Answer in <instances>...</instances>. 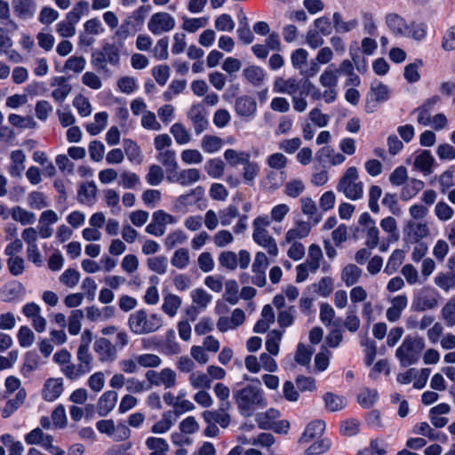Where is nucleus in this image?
Wrapping results in <instances>:
<instances>
[{
  "instance_id": "f257e3e1",
  "label": "nucleus",
  "mask_w": 455,
  "mask_h": 455,
  "mask_svg": "<svg viewBox=\"0 0 455 455\" xmlns=\"http://www.w3.org/2000/svg\"><path fill=\"white\" fill-rule=\"evenodd\" d=\"M233 397L238 411L244 417L251 416L257 409L267 405L264 392L259 386L248 385L235 390Z\"/></svg>"
},
{
  "instance_id": "f03ea898",
  "label": "nucleus",
  "mask_w": 455,
  "mask_h": 455,
  "mask_svg": "<svg viewBox=\"0 0 455 455\" xmlns=\"http://www.w3.org/2000/svg\"><path fill=\"white\" fill-rule=\"evenodd\" d=\"M385 20L389 31L395 36L411 38L416 41H422L427 36V26L425 24L407 22L396 13L387 14Z\"/></svg>"
},
{
  "instance_id": "7ed1b4c3",
  "label": "nucleus",
  "mask_w": 455,
  "mask_h": 455,
  "mask_svg": "<svg viewBox=\"0 0 455 455\" xmlns=\"http://www.w3.org/2000/svg\"><path fill=\"white\" fill-rule=\"evenodd\" d=\"M164 323L161 315L139 309L130 315L128 326L137 335L148 334L157 331Z\"/></svg>"
},
{
  "instance_id": "20e7f679",
  "label": "nucleus",
  "mask_w": 455,
  "mask_h": 455,
  "mask_svg": "<svg viewBox=\"0 0 455 455\" xmlns=\"http://www.w3.org/2000/svg\"><path fill=\"white\" fill-rule=\"evenodd\" d=\"M120 47L115 44L104 43L100 50L92 52L91 64L94 68L107 72L108 65L118 68L120 66Z\"/></svg>"
},
{
  "instance_id": "39448f33",
  "label": "nucleus",
  "mask_w": 455,
  "mask_h": 455,
  "mask_svg": "<svg viewBox=\"0 0 455 455\" xmlns=\"http://www.w3.org/2000/svg\"><path fill=\"white\" fill-rule=\"evenodd\" d=\"M337 190L343 193L347 198L353 201L363 197V184L359 180V174L356 167H348L344 172L337 185Z\"/></svg>"
},
{
  "instance_id": "423d86ee",
  "label": "nucleus",
  "mask_w": 455,
  "mask_h": 455,
  "mask_svg": "<svg viewBox=\"0 0 455 455\" xmlns=\"http://www.w3.org/2000/svg\"><path fill=\"white\" fill-rule=\"evenodd\" d=\"M425 347L424 340L417 337H406L395 351V356L403 367L418 362Z\"/></svg>"
},
{
  "instance_id": "0eeeda50",
  "label": "nucleus",
  "mask_w": 455,
  "mask_h": 455,
  "mask_svg": "<svg viewBox=\"0 0 455 455\" xmlns=\"http://www.w3.org/2000/svg\"><path fill=\"white\" fill-rule=\"evenodd\" d=\"M310 85L311 83L307 79L277 77L273 84V91L275 93L288 94L291 97L299 93L308 95Z\"/></svg>"
},
{
  "instance_id": "6e6552de",
  "label": "nucleus",
  "mask_w": 455,
  "mask_h": 455,
  "mask_svg": "<svg viewBox=\"0 0 455 455\" xmlns=\"http://www.w3.org/2000/svg\"><path fill=\"white\" fill-rule=\"evenodd\" d=\"M439 293L429 287H424L414 292L412 307L417 311H425L436 307L439 303Z\"/></svg>"
},
{
  "instance_id": "1a4fd4ad",
  "label": "nucleus",
  "mask_w": 455,
  "mask_h": 455,
  "mask_svg": "<svg viewBox=\"0 0 455 455\" xmlns=\"http://www.w3.org/2000/svg\"><path fill=\"white\" fill-rule=\"evenodd\" d=\"M147 381L153 387H164L172 388L177 384V373L171 368H164L160 371L148 370L145 373Z\"/></svg>"
},
{
  "instance_id": "9d476101",
  "label": "nucleus",
  "mask_w": 455,
  "mask_h": 455,
  "mask_svg": "<svg viewBox=\"0 0 455 455\" xmlns=\"http://www.w3.org/2000/svg\"><path fill=\"white\" fill-rule=\"evenodd\" d=\"M430 235L428 224L425 221L407 220L403 227V241L407 244L418 243Z\"/></svg>"
},
{
  "instance_id": "9b49d317",
  "label": "nucleus",
  "mask_w": 455,
  "mask_h": 455,
  "mask_svg": "<svg viewBox=\"0 0 455 455\" xmlns=\"http://www.w3.org/2000/svg\"><path fill=\"white\" fill-rule=\"evenodd\" d=\"M21 238L27 245L26 252L28 259L36 266L43 264V258L37 245L38 236L35 228H27L21 233Z\"/></svg>"
},
{
  "instance_id": "f8f14e48",
  "label": "nucleus",
  "mask_w": 455,
  "mask_h": 455,
  "mask_svg": "<svg viewBox=\"0 0 455 455\" xmlns=\"http://www.w3.org/2000/svg\"><path fill=\"white\" fill-rule=\"evenodd\" d=\"M175 19L168 12L154 13L148 22V29L155 36H159L172 30L175 27Z\"/></svg>"
},
{
  "instance_id": "ddd939ff",
  "label": "nucleus",
  "mask_w": 455,
  "mask_h": 455,
  "mask_svg": "<svg viewBox=\"0 0 455 455\" xmlns=\"http://www.w3.org/2000/svg\"><path fill=\"white\" fill-rule=\"evenodd\" d=\"M58 221L59 216L53 210L42 212L36 228L37 236L43 239L50 238L53 235L52 226Z\"/></svg>"
},
{
  "instance_id": "4468645a",
  "label": "nucleus",
  "mask_w": 455,
  "mask_h": 455,
  "mask_svg": "<svg viewBox=\"0 0 455 455\" xmlns=\"http://www.w3.org/2000/svg\"><path fill=\"white\" fill-rule=\"evenodd\" d=\"M93 351L101 363H112L117 356L116 346L106 338H99L94 341Z\"/></svg>"
},
{
  "instance_id": "2eb2a0df",
  "label": "nucleus",
  "mask_w": 455,
  "mask_h": 455,
  "mask_svg": "<svg viewBox=\"0 0 455 455\" xmlns=\"http://www.w3.org/2000/svg\"><path fill=\"white\" fill-rule=\"evenodd\" d=\"M269 266V260L267 255L259 251L255 254L254 260L251 265V271L253 273L252 283L253 284L263 287L267 283L266 270Z\"/></svg>"
},
{
  "instance_id": "dca6fc26",
  "label": "nucleus",
  "mask_w": 455,
  "mask_h": 455,
  "mask_svg": "<svg viewBox=\"0 0 455 455\" xmlns=\"http://www.w3.org/2000/svg\"><path fill=\"white\" fill-rule=\"evenodd\" d=\"M78 364L74 363V381L90 373L94 368V357L91 350H77Z\"/></svg>"
},
{
  "instance_id": "f3484780",
  "label": "nucleus",
  "mask_w": 455,
  "mask_h": 455,
  "mask_svg": "<svg viewBox=\"0 0 455 455\" xmlns=\"http://www.w3.org/2000/svg\"><path fill=\"white\" fill-rule=\"evenodd\" d=\"M235 111L239 117L245 121H251L257 114V102L251 96H240L235 100Z\"/></svg>"
},
{
  "instance_id": "a211bd4d",
  "label": "nucleus",
  "mask_w": 455,
  "mask_h": 455,
  "mask_svg": "<svg viewBox=\"0 0 455 455\" xmlns=\"http://www.w3.org/2000/svg\"><path fill=\"white\" fill-rule=\"evenodd\" d=\"M412 165L414 170L421 172L424 176L433 172L435 159L429 150H418L412 156Z\"/></svg>"
},
{
  "instance_id": "6ab92c4d",
  "label": "nucleus",
  "mask_w": 455,
  "mask_h": 455,
  "mask_svg": "<svg viewBox=\"0 0 455 455\" xmlns=\"http://www.w3.org/2000/svg\"><path fill=\"white\" fill-rule=\"evenodd\" d=\"M22 313L30 320L33 328L39 333L46 330V320L42 315V310L39 305L35 302H29L23 306Z\"/></svg>"
},
{
  "instance_id": "aec40b11",
  "label": "nucleus",
  "mask_w": 455,
  "mask_h": 455,
  "mask_svg": "<svg viewBox=\"0 0 455 455\" xmlns=\"http://www.w3.org/2000/svg\"><path fill=\"white\" fill-rule=\"evenodd\" d=\"M369 101L366 104V111L373 112L375 106H371V101L385 102L390 98V90L387 85L375 80L371 84L368 93Z\"/></svg>"
},
{
  "instance_id": "412c9836",
  "label": "nucleus",
  "mask_w": 455,
  "mask_h": 455,
  "mask_svg": "<svg viewBox=\"0 0 455 455\" xmlns=\"http://www.w3.org/2000/svg\"><path fill=\"white\" fill-rule=\"evenodd\" d=\"M207 115V111L202 104L193 105L188 112V117L192 123L196 134H201L206 130L209 124Z\"/></svg>"
},
{
  "instance_id": "4be33fe9",
  "label": "nucleus",
  "mask_w": 455,
  "mask_h": 455,
  "mask_svg": "<svg viewBox=\"0 0 455 455\" xmlns=\"http://www.w3.org/2000/svg\"><path fill=\"white\" fill-rule=\"evenodd\" d=\"M390 306L386 311V318L390 323L397 322L408 306V297L399 294L389 299Z\"/></svg>"
},
{
  "instance_id": "5701e85b",
  "label": "nucleus",
  "mask_w": 455,
  "mask_h": 455,
  "mask_svg": "<svg viewBox=\"0 0 455 455\" xmlns=\"http://www.w3.org/2000/svg\"><path fill=\"white\" fill-rule=\"evenodd\" d=\"M12 7L16 17L22 20H32L37 9L35 0H12Z\"/></svg>"
},
{
  "instance_id": "b1692460",
  "label": "nucleus",
  "mask_w": 455,
  "mask_h": 455,
  "mask_svg": "<svg viewBox=\"0 0 455 455\" xmlns=\"http://www.w3.org/2000/svg\"><path fill=\"white\" fill-rule=\"evenodd\" d=\"M53 361L60 366V372L69 380L74 381V363L70 352L60 349L53 355Z\"/></svg>"
},
{
  "instance_id": "393cba45",
  "label": "nucleus",
  "mask_w": 455,
  "mask_h": 455,
  "mask_svg": "<svg viewBox=\"0 0 455 455\" xmlns=\"http://www.w3.org/2000/svg\"><path fill=\"white\" fill-rule=\"evenodd\" d=\"M311 223L305 220H298L294 226L289 228L283 236V243L299 242L309 235Z\"/></svg>"
},
{
  "instance_id": "a878e982",
  "label": "nucleus",
  "mask_w": 455,
  "mask_h": 455,
  "mask_svg": "<svg viewBox=\"0 0 455 455\" xmlns=\"http://www.w3.org/2000/svg\"><path fill=\"white\" fill-rule=\"evenodd\" d=\"M252 239L259 246L264 248L270 256L276 257L278 255L277 243L268 230L253 231Z\"/></svg>"
},
{
  "instance_id": "bb28decb",
  "label": "nucleus",
  "mask_w": 455,
  "mask_h": 455,
  "mask_svg": "<svg viewBox=\"0 0 455 455\" xmlns=\"http://www.w3.org/2000/svg\"><path fill=\"white\" fill-rule=\"evenodd\" d=\"M118 395L114 390L105 391L97 402V412L100 417H106L116 407Z\"/></svg>"
},
{
  "instance_id": "cd10ccee",
  "label": "nucleus",
  "mask_w": 455,
  "mask_h": 455,
  "mask_svg": "<svg viewBox=\"0 0 455 455\" xmlns=\"http://www.w3.org/2000/svg\"><path fill=\"white\" fill-rule=\"evenodd\" d=\"M63 392V379L61 378H52L44 383L42 395L45 401L53 402L58 399Z\"/></svg>"
},
{
  "instance_id": "c85d7f7f",
  "label": "nucleus",
  "mask_w": 455,
  "mask_h": 455,
  "mask_svg": "<svg viewBox=\"0 0 455 455\" xmlns=\"http://www.w3.org/2000/svg\"><path fill=\"white\" fill-rule=\"evenodd\" d=\"M51 85L55 87L52 92V98L57 102H63L72 90L71 84L65 76H55L52 79Z\"/></svg>"
},
{
  "instance_id": "c756f323",
  "label": "nucleus",
  "mask_w": 455,
  "mask_h": 455,
  "mask_svg": "<svg viewBox=\"0 0 455 455\" xmlns=\"http://www.w3.org/2000/svg\"><path fill=\"white\" fill-rule=\"evenodd\" d=\"M333 27L338 34H346L355 30L359 26V20L356 18L344 20L341 13L335 12L332 14Z\"/></svg>"
},
{
  "instance_id": "7c9ffc66",
  "label": "nucleus",
  "mask_w": 455,
  "mask_h": 455,
  "mask_svg": "<svg viewBox=\"0 0 455 455\" xmlns=\"http://www.w3.org/2000/svg\"><path fill=\"white\" fill-rule=\"evenodd\" d=\"M325 423L321 419L314 420L308 423L302 433L299 442L300 443H307L313 439L321 436L325 430Z\"/></svg>"
},
{
  "instance_id": "2f4dec72",
  "label": "nucleus",
  "mask_w": 455,
  "mask_h": 455,
  "mask_svg": "<svg viewBox=\"0 0 455 455\" xmlns=\"http://www.w3.org/2000/svg\"><path fill=\"white\" fill-rule=\"evenodd\" d=\"M25 442L29 445H40L46 450L53 442V438L44 434L41 428L36 427L25 435Z\"/></svg>"
},
{
  "instance_id": "473e14b6",
  "label": "nucleus",
  "mask_w": 455,
  "mask_h": 455,
  "mask_svg": "<svg viewBox=\"0 0 455 455\" xmlns=\"http://www.w3.org/2000/svg\"><path fill=\"white\" fill-rule=\"evenodd\" d=\"M148 455H168L170 446L167 441L162 437L148 436L145 441Z\"/></svg>"
},
{
  "instance_id": "72a5a7b5",
  "label": "nucleus",
  "mask_w": 455,
  "mask_h": 455,
  "mask_svg": "<svg viewBox=\"0 0 455 455\" xmlns=\"http://www.w3.org/2000/svg\"><path fill=\"white\" fill-rule=\"evenodd\" d=\"M300 209L304 215H306L309 220L316 225L322 220V215L318 212L315 201L308 196H304L299 200Z\"/></svg>"
},
{
  "instance_id": "f704fd0d",
  "label": "nucleus",
  "mask_w": 455,
  "mask_h": 455,
  "mask_svg": "<svg viewBox=\"0 0 455 455\" xmlns=\"http://www.w3.org/2000/svg\"><path fill=\"white\" fill-rule=\"evenodd\" d=\"M9 173L12 177H20L25 169L26 156L20 149L12 151L10 155Z\"/></svg>"
},
{
  "instance_id": "c9c22d12",
  "label": "nucleus",
  "mask_w": 455,
  "mask_h": 455,
  "mask_svg": "<svg viewBox=\"0 0 455 455\" xmlns=\"http://www.w3.org/2000/svg\"><path fill=\"white\" fill-rule=\"evenodd\" d=\"M175 422L174 412L168 411L162 414L161 419L151 427V432L156 435L166 434Z\"/></svg>"
},
{
  "instance_id": "e433bc0d",
  "label": "nucleus",
  "mask_w": 455,
  "mask_h": 455,
  "mask_svg": "<svg viewBox=\"0 0 455 455\" xmlns=\"http://www.w3.org/2000/svg\"><path fill=\"white\" fill-rule=\"evenodd\" d=\"M424 182L418 179H411L402 188L400 197L403 201L412 199L417 194L424 188Z\"/></svg>"
},
{
  "instance_id": "4c0bfd02",
  "label": "nucleus",
  "mask_w": 455,
  "mask_h": 455,
  "mask_svg": "<svg viewBox=\"0 0 455 455\" xmlns=\"http://www.w3.org/2000/svg\"><path fill=\"white\" fill-rule=\"evenodd\" d=\"M204 195V188L202 187H196L191 189L188 193L181 195L178 197L176 202V208L181 209L192 205L196 202L199 201Z\"/></svg>"
},
{
  "instance_id": "58836bf2",
  "label": "nucleus",
  "mask_w": 455,
  "mask_h": 455,
  "mask_svg": "<svg viewBox=\"0 0 455 455\" xmlns=\"http://www.w3.org/2000/svg\"><path fill=\"white\" fill-rule=\"evenodd\" d=\"M339 78V69L333 64L329 65L319 76L323 87H337Z\"/></svg>"
},
{
  "instance_id": "ea45409f",
  "label": "nucleus",
  "mask_w": 455,
  "mask_h": 455,
  "mask_svg": "<svg viewBox=\"0 0 455 455\" xmlns=\"http://www.w3.org/2000/svg\"><path fill=\"white\" fill-rule=\"evenodd\" d=\"M317 155L319 158L326 160L333 166L340 165L346 161V157L342 153L337 152L334 148L329 146L320 148Z\"/></svg>"
},
{
  "instance_id": "a19ab883",
  "label": "nucleus",
  "mask_w": 455,
  "mask_h": 455,
  "mask_svg": "<svg viewBox=\"0 0 455 455\" xmlns=\"http://www.w3.org/2000/svg\"><path fill=\"white\" fill-rule=\"evenodd\" d=\"M200 146L204 152L214 154L223 148L224 141L218 136L206 134L202 138Z\"/></svg>"
},
{
  "instance_id": "79ce46f5",
  "label": "nucleus",
  "mask_w": 455,
  "mask_h": 455,
  "mask_svg": "<svg viewBox=\"0 0 455 455\" xmlns=\"http://www.w3.org/2000/svg\"><path fill=\"white\" fill-rule=\"evenodd\" d=\"M190 296L193 304L200 311L204 310L212 300V296L201 288L193 290Z\"/></svg>"
},
{
  "instance_id": "37998d69",
  "label": "nucleus",
  "mask_w": 455,
  "mask_h": 455,
  "mask_svg": "<svg viewBox=\"0 0 455 455\" xmlns=\"http://www.w3.org/2000/svg\"><path fill=\"white\" fill-rule=\"evenodd\" d=\"M280 417L279 411L271 408L266 411L265 412H261L257 414L256 421L259 428L261 429H270L275 423V420Z\"/></svg>"
},
{
  "instance_id": "c03bdc74",
  "label": "nucleus",
  "mask_w": 455,
  "mask_h": 455,
  "mask_svg": "<svg viewBox=\"0 0 455 455\" xmlns=\"http://www.w3.org/2000/svg\"><path fill=\"white\" fill-rule=\"evenodd\" d=\"M108 118V115L107 112L96 113L94 122L86 124V131L92 136L100 134L107 127Z\"/></svg>"
},
{
  "instance_id": "a18cd8bd",
  "label": "nucleus",
  "mask_w": 455,
  "mask_h": 455,
  "mask_svg": "<svg viewBox=\"0 0 455 455\" xmlns=\"http://www.w3.org/2000/svg\"><path fill=\"white\" fill-rule=\"evenodd\" d=\"M12 218L21 225H32L36 222V214L20 206H15L11 210Z\"/></svg>"
},
{
  "instance_id": "49530a36",
  "label": "nucleus",
  "mask_w": 455,
  "mask_h": 455,
  "mask_svg": "<svg viewBox=\"0 0 455 455\" xmlns=\"http://www.w3.org/2000/svg\"><path fill=\"white\" fill-rule=\"evenodd\" d=\"M362 275V269L356 265L349 264L341 271V280L347 286L355 284Z\"/></svg>"
},
{
  "instance_id": "de8ad7c7",
  "label": "nucleus",
  "mask_w": 455,
  "mask_h": 455,
  "mask_svg": "<svg viewBox=\"0 0 455 455\" xmlns=\"http://www.w3.org/2000/svg\"><path fill=\"white\" fill-rule=\"evenodd\" d=\"M323 401L326 409L329 411H338L345 408L347 405V400L344 396L333 394V393H326L323 395Z\"/></svg>"
},
{
  "instance_id": "09e8293b",
  "label": "nucleus",
  "mask_w": 455,
  "mask_h": 455,
  "mask_svg": "<svg viewBox=\"0 0 455 455\" xmlns=\"http://www.w3.org/2000/svg\"><path fill=\"white\" fill-rule=\"evenodd\" d=\"M170 132L178 145L188 144L192 138L189 131L181 123L173 124Z\"/></svg>"
},
{
  "instance_id": "8fccbe9b",
  "label": "nucleus",
  "mask_w": 455,
  "mask_h": 455,
  "mask_svg": "<svg viewBox=\"0 0 455 455\" xmlns=\"http://www.w3.org/2000/svg\"><path fill=\"white\" fill-rule=\"evenodd\" d=\"M97 188L94 183L83 184L78 190V200L87 205L95 202Z\"/></svg>"
},
{
  "instance_id": "3c124183",
  "label": "nucleus",
  "mask_w": 455,
  "mask_h": 455,
  "mask_svg": "<svg viewBox=\"0 0 455 455\" xmlns=\"http://www.w3.org/2000/svg\"><path fill=\"white\" fill-rule=\"evenodd\" d=\"M123 145L124 152L130 162L135 164H140L142 162V153L136 142L130 139H124L123 140Z\"/></svg>"
},
{
  "instance_id": "603ef678",
  "label": "nucleus",
  "mask_w": 455,
  "mask_h": 455,
  "mask_svg": "<svg viewBox=\"0 0 455 455\" xmlns=\"http://www.w3.org/2000/svg\"><path fill=\"white\" fill-rule=\"evenodd\" d=\"M148 269L158 275H164L168 269V259L164 255L150 257L147 259Z\"/></svg>"
},
{
  "instance_id": "864d4df0",
  "label": "nucleus",
  "mask_w": 455,
  "mask_h": 455,
  "mask_svg": "<svg viewBox=\"0 0 455 455\" xmlns=\"http://www.w3.org/2000/svg\"><path fill=\"white\" fill-rule=\"evenodd\" d=\"M251 156L245 151H237L228 148L224 152V158L231 166L244 164L250 159Z\"/></svg>"
},
{
  "instance_id": "5fc2aeb1",
  "label": "nucleus",
  "mask_w": 455,
  "mask_h": 455,
  "mask_svg": "<svg viewBox=\"0 0 455 455\" xmlns=\"http://www.w3.org/2000/svg\"><path fill=\"white\" fill-rule=\"evenodd\" d=\"M180 305L181 299L179 296L174 294H168L164 298L162 309L170 317H174L177 315Z\"/></svg>"
},
{
  "instance_id": "6e6d98bb",
  "label": "nucleus",
  "mask_w": 455,
  "mask_h": 455,
  "mask_svg": "<svg viewBox=\"0 0 455 455\" xmlns=\"http://www.w3.org/2000/svg\"><path fill=\"white\" fill-rule=\"evenodd\" d=\"M283 338V331L278 330L271 331L267 337L265 347L268 354L277 355L279 353V346Z\"/></svg>"
},
{
  "instance_id": "4d7b16f0",
  "label": "nucleus",
  "mask_w": 455,
  "mask_h": 455,
  "mask_svg": "<svg viewBox=\"0 0 455 455\" xmlns=\"http://www.w3.org/2000/svg\"><path fill=\"white\" fill-rule=\"evenodd\" d=\"M189 263V251L186 248L177 249L171 258V264L178 269H185Z\"/></svg>"
},
{
  "instance_id": "13d9d810",
  "label": "nucleus",
  "mask_w": 455,
  "mask_h": 455,
  "mask_svg": "<svg viewBox=\"0 0 455 455\" xmlns=\"http://www.w3.org/2000/svg\"><path fill=\"white\" fill-rule=\"evenodd\" d=\"M435 284L445 292H449L455 289V274L453 273H438L435 279Z\"/></svg>"
},
{
  "instance_id": "bf43d9fd",
  "label": "nucleus",
  "mask_w": 455,
  "mask_h": 455,
  "mask_svg": "<svg viewBox=\"0 0 455 455\" xmlns=\"http://www.w3.org/2000/svg\"><path fill=\"white\" fill-rule=\"evenodd\" d=\"M84 318V313L80 309L72 310L68 320L67 322L68 330L70 335H77L82 328V320Z\"/></svg>"
},
{
  "instance_id": "052dcab7",
  "label": "nucleus",
  "mask_w": 455,
  "mask_h": 455,
  "mask_svg": "<svg viewBox=\"0 0 455 455\" xmlns=\"http://www.w3.org/2000/svg\"><path fill=\"white\" fill-rule=\"evenodd\" d=\"M403 251L399 249L393 251L384 268V273H386L388 275L394 274L397 270V268L403 264Z\"/></svg>"
},
{
  "instance_id": "680f3d73",
  "label": "nucleus",
  "mask_w": 455,
  "mask_h": 455,
  "mask_svg": "<svg viewBox=\"0 0 455 455\" xmlns=\"http://www.w3.org/2000/svg\"><path fill=\"white\" fill-rule=\"evenodd\" d=\"M245 78L254 85H260L265 79V71L259 66H249L243 70Z\"/></svg>"
},
{
  "instance_id": "e2e57ef3",
  "label": "nucleus",
  "mask_w": 455,
  "mask_h": 455,
  "mask_svg": "<svg viewBox=\"0 0 455 455\" xmlns=\"http://www.w3.org/2000/svg\"><path fill=\"white\" fill-rule=\"evenodd\" d=\"M204 170L212 179H219L224 174L225 164L220 158L208 160L204 164Z\"/></svg>"
},
{
  "instance_id": "0e129e2a",
  "label": "nucleus",
  "mask_w": 455,
  "mask_h": 455,
  "mask_svg": "<svg viewBox=\"0 0 455 455\" xmlns=\"http://www.w3.org/2000/svg\"><path fill=\"white\" fill-rule=\"evenodd\" d=\"M381 229L388 235V242L397 241V222L394 217L388 216L382 219L379 222Z\"/></svg>"
},
{
  "instance_id": "69168bd1",
  "label": "nucleus",
  "mask_w": 455,
  "mask_h": 455,
  "mask_svg": "<svg viewBox=\"0 0 455 455\" xmlns=\"http://www.w3.org/2000/svg\"><path fill=\"white\" fill-rule=\"evenodd\" d=\"M188 381L195 389L210 388L212 384V379L209 378L208 374L200 371L192 372L188 378Z\"/></svg>"
},
{
  "instance_id": "338daca9",
  "label": "nucleus",
  "mask_w": 455,
  "mask_h": 455,
  "mask_svg": "<svg viewBox=\"0 0 455 455\" xmlns=\"http://www.w3.org/2000/svg\"><path fill=\"white\" fill-rule=\"evenodd\" d=\"M106 383V376L103 371H98L89 376L86 381L87 387L93 393H100L103 390Z\"/></svg>"
},
{
  "instance_id": "774afa93",
  "label": "nucleus",
  "mask_w": 455,
  "mask_h": 455,
  "mask_svg": "<svg viewBox=\"0 0 455 455\" xmlns=\"http://www.w3.org/2000/svg\"><path fill=\"white\" fill-rule=\"evenodd\" d=\"M379 399V394L375 389L363 388L358 395L357 401L363 408H371Z\"/></svg>"
}]
</instances>
